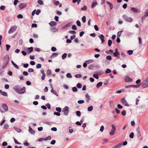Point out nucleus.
I'll use <instances>...</instances> for the list:
<instances>
[{
  "label": "nucleus",
  "mask_w": 148,
  "mask_h": 148,
  "mask_svg": "<svg viewBox=\"0 0 148 148\" xmlns=\"http://www.w3.org/2000/svg\"><path fill=\"white\" fill-rule=\"evenodd\" d=\"M121 114L122 116H125L126 114V111L125 110H123L121 112Z\"/></svg>",
  "instance_id": "nucleus-43"
},
{
  "label": "nucleus",
  "mask_w": 148,
  "mask_h": 148,
  "mask_svg": "<svg viewBox=\"0 0 148 148\" xmlns=\"http://www.w3.org/2000/svg\"><path fill=\"white\" fill-rule=\"evenodd\" d=\"M69 33L72 34H75L76 32L75 31L73 30L70 31L69 32Z\"/></svg>",
  "instance_id": "nucleus-59"
},
{
  "label": "nucleus",
  "mask_w": 148,
  "mask_h": 148,
  "mask_svg": "<svg viewBox=\"0 0 148 148\" xmlns=\"http://www.w3.org/2000/svg\"><path fill=\"white\" fill-rule=\"evenodd\" d=\"M38 3L40 5H43V2L41 0H38Z\"/></svg>",
  "instance_id": "nucleus-41"
},
{
  "label": "nucleus",
  "mask_w": 148,
  "mask_h": 148,
  "mask_svg": "<svg viewBox=\"0 0 148 148\" xmlns=\"http://www.w3.org/2000/svg\"><path fill=\"white\" fill-rule=\"evenodd\" d=\"M123 32V30H121V31H120L118 32L117 33V36L118 37L120 36V35H121V33L122 32Z\"/></svg>",
  "instance_id": "nucleus-55"
},
{
  "label": "nucleus",
  "mask_w": 148,
  "mask_h": 148,
  "mask_svg": "<svg viewBox=\"0 0 148 148\" xmlns=\"http://www.w3.org/2000/svg\"><path fill=\"white\" fill-rule=\"evenodd\" d=\"M51 50L53 51H56L57 49L55 47H53L51 48Z\"/></svg>",
  "instance_id": "nucleus-57"
},
{
  "label": "nucleus",
  "mask_w": 148,
  "mask_h": 148,
  "mask_svg": "<svg viewBox=\"0 0 148 148\" xmlns=\"http://www.w3.org/2000/svg\"><path fill=\"white\" fill-rule=\"evenodd\" d=\"M51 92L53 93L54 95H56V96H58V95L57 94V92L55 90L53 89V88L51 90Z\"/></svg>",
  "instance_id": "nucleus-26"
},
{
  "label": "nucleus",
  "mask_w": 148,
  "mask_h": 148,
  "mask_svg": "<svg viewBox=\"0 0 148 148\" xmlns=\"http://www.w3.org/2000/svg\"><path fill=\"white\" fill-rule=\"evenodd\" d=\"M54 114L57 116H60V113L59 112H55L54 113Z\"/></svg>",
  "instance_id": "nucleus-64"
},
{
  "label": "nucleus",
  "mask_w": 148,
  "mask_h": 148,
  "mask_svg": "<svg viewBox=\"0 0 148 148\" xmlns=\"http://www.w3.org/2000/svg\"><path fill=\"white\" fill-rule=\"evenodd\" d=\"M76 115L78 116H81V112L80 111H77L76 112Z\"/></svg>",
  "instance_id": "nucleus-39"
},
{
  "label": "nucleus",
  "mask_w": 148,
  "mask_h": 148,
  "mask_svg": "<svg viewBox=\"0 0 148 148\" xmlns=\"http://www.w3.org/2000/svg\"><path fill=\"white\" fill-rule=\"evenodd\" d=\"M98 37L101 39V43H103L105 41L104 39V36L103 34H101L98 36Z\"/></svg>",
  "instance_id": "nucleus-12"
},
{
  "label": "nucleus",
  "mask_w": 148,
  "mask_h": 148,
  "mask_svg": "<svg viewBox=\"0 0 148 148\" xmlns=\"http://www.w3.org/2000/svg\"><path fill=\"white\" fill-rule=\"evenodd\" d=\"M66 76L67 77L69 78H72V76L70 73H68L66 74Z\"/></svg>",
  "instance_id": "nucleus-32"
},
{
  "label": "nucleus",
  "mask_w": 148,
  "mask_h": 148,
  "mask_svg": "<svg viewBox=\"0 0 148 148\" xmlns=\"http://www.w3.org/2000/svg\"><path fill=\"white\" fill-rule=\"evenodd\" d=\"M57 24V23L56 22L53 21H51L49 23V25L51 26L56 25Z\"/></svg>",
  "instance_id": "nucleus-19"
},
{
  "label": "nucleus",
  "mask_w": 148,
  "mask_h": 148,
  "mask_svg": "<svg viewBox=\"0 0 148 148\" xmlns=\"http://www.w3.org/2000/svg\"><path fill=\"white\" fill-rule=\"evenodd\" d=\"M29 132L31 134H34L35 133V131L33 130L32 128H31L30 126H29Z\"/></svg>",
  "instance_id": "nucleus-23"
},
{
  "label": "nucleus",
  "mask_w": 148,
  "mask_h": 148,
  "mask_svg": "<svg viewBox=\"0 0 148 148\" xmlns=\"http://www.w3.org/2000/svg\"><path fill=\"white\" fill-rule=\"evenodd\" d=\"M112 41L110 40H109L108 42V45L109 46H111L112 44Z\"/></svg>",
  "instance_id": "nucleus-48"
},
{
  "label": "nucleus",
  "mask_w": 148,
  "mask_h": 148,
  "mask_svg": "<svg viewBox=\"0 0 148 148\" xmlns=\"http://www.w3.org/2000/svg\"><path fill=\"white\" fill-rule=\"evenodd\" d=\"M111 72V71L109 69H107L106 71V73H110Z\"/></svg>",
  "instance_id": "nucleus-54"
},
{
  "label": "nucleus",
  "mask_w": 148,
  "mask_h": 148,
  "mask_svg": "<svg viewBox=\"0 0 148 148\" xmlns=\"http://www.w3.org/2000/svg\"><path fill=\"white\" fill-rule=\"evenodd\" d=\"M72 90L73 92H76L77 91V89L75 87H73L72 88Z\"/></svg>",
  "instance_id": "nucleus-36"
},
{
  "label": "nucleus",
  "mask_w": 148,
  "mask_h": 148,
  "mask_svg": "<svg viewBox=\"0 0 148 148\" xmlns=\"http://www.w3.org/2000/svg\"><path fill=\"white\" fill-rule=\"evenodd\" d=\"M82 20L84 23H85L86 21V17L85 16H84L82 18Z\"/></svg>",
  "instance_id": "nucleus-42"
},
{
  "label": "nucleus",
  "mask_w": 148,
  "mask_h": 148,
  "mask_svg": "<svg viewBox=\"0 0 148 148\" xmlns=\"http://www.w3.org/2000/svg\"><path fill=\"white\" fill-rule=\"evenodd\" d=\"M134 134L133 132H132L130 134L129 137L131 138H132L134 137Z\"/></svg>",
  "instance_id": "nucleus-53"
},
{
  "label": "nucleus",
  "mask_w": 148,
  "mask_h": 148,
  "mask_svg": "<svg viewBox=\"0 0 148 148\" xmlns=\"http://www.w3.org/2000/svg\"><path fill=\"white\" fill-rule=\"evenodd\" d=\"M93 107L92 106H90L88 108V110L89 112L93 110Z\"/></svg>",
  "instance_id": "nucleus-31"
},
{
  "label": "nucleus",
  "mask_w": 148,
  "mask_h": 148,
  "mask_svg": "<svg viewBox=\"0 0 148 148\" xmlns=\"http://www.w3.org/2000/svg\"><path fill=\"white\" fill-rule=\"evenodd\" d=\"M113 56H114L116 58H120V54L119 52H114L113 53Z\"/></svg>",
  "instance_id": "nucleus-17"
},
{
  "label": "nucleus",
  "mask_w": 148,
  "mask_h": 148,
  "mask_svg": "<svg viewBox=\"0 0 148 148\" xmlns=\"http://www.w3.org/2000/svg\"><path fill=\"white\" fill-rule=\"evenodd\" d=\"M41 65L40 64H38L36 66V68L37 69H40L41 68Z\"/></svg>",
  "instance_id": "nucleus-58"
},
{
  "label": "nucleus",
  "mask_w": 148,
  "mask_h": 148,
  "mask_svg": "<svg viewBox=\"0 0 148 148\" xmlns=\"http://www.w3.org/2000/svg\"><path fill=\"white\" fill-rule=\"evenodd\" d=\"M6 50L7 51H8L9 50V49L10 48V45H9L7 44L6 45Z\"/></svg>",
  "instance_id": "nucleus-52"
},
{
  "label": "nucleus",
  "mask_w": 148,
  "mask_h": 148,
  "mask_svg": "<svg viewBox=\"0 0 148 148\" xmlns=\"http://www.w3.org/2000/svg\"><path fill=\"white\" fill-rule=\"evenodd\" d=\"M131 10L134 13H137L140 12V10L138 8L134 7L131 8Z\"/></svg>",
  "instance_id": "nucleus-9"
},
{
  "label": "nucleus",
  "mask_w": 148,
  "mask_h": 148,
  "mask_svg": "<svg viewBox=\"0 0 148 148\" xmlns=\"http://www.w3.org/2000/svg\"><path fill=\"white\" fill-rule=\"evenodd\" d=\"M84 100H79L77 102L78 103L82 104L84 102Z\"/></svg>",
  "instance_id": "nucleus-61"
},
{
  "label": "nucleus",
  "mask_w": 148,
  "mask_h": 148,
  "mask_svg": "<svg viewBox=\"0 0 148 148\" xmlns=\"http://www.w3.org/2000/svg\"><path fill=\"white\" fill-rule=\"evenodd\" d=\"M125 81L126 82H131L132 81L133 79L128 76H126L125 78Z\"/></svg>",
  "instance_id": "nucleus-13"
},
{
  "label": "nucleus",
  "mask_w": 148,
  "mask_h": 148,
  "mask_svg": "<svg viewBox=\"0 0 148 148\" xmlns=\"http://www.w3.org/2000/svg\"><path fill=\"white\" fill-rule=\"evenodd\" d=\"M0 93L3 96H7V93L5 92L2 91L1 90H0Z\"/></svg>",
  "instance_id": "nucleus-24"
},
{
  "label": "nucleus",
  "mask_w": 148,
  "mask_h": 148,
  "mask_svg": "<svg viewBox=\"0 0 148 148\" xmlns=\"http://www.w3.org/2000/svg\"><path fill=\"white\" fill-rule=\"evenodd\" d=\"M139 40V45H141L142 44V40L141 38L140 37H138Z\"/></svg>",
  "instance_id": "nucleus-34"
},
{
  "label": "nucleus",
  "mask_w": 148,
  "mask_h": 148,
  "mask_svg": "<svg viewBox=\"0 0 148 148\" xmlns=\"http://www.w3.org/2000/svg\"><path fill=\"white\" fill-rule=\"evenodd\" d=\"M77 87L79 88H81L82 87V85L80 83H78L76 85Z\"/></svg>",
  "instance_id": "nucleus-40"
},
{
  "label": "nucleus",
  "mask_w": 148,
  "mask_h": 148,
  "mask_svg": "<svg viewBox=\"0 0 148 148\" xmlns=\"http://www.w3.org/2000/svg\"><path fill=\"white\" fill-rule=\"evenodd\" d=\"M62 112H64V114L67 116L68 115L69 112V108L67 106H65L62 110Z\"/></svg>",
  "instance_id": "nucleus-4"
},
{
  "label": "nucleus",
  "mask_w": 148,
  "mask_h": 148,
  "mask_svg": "<svg viewBox=\"0 0 148 148\" xmlns=\"http://www.w3.org/2000/svg\"><path fill=\"white\" fill-rule=\"evenodd\" d=\"M72 29H73L76 30L77 29V28L75 25H73L72 27Z\"/></svg>",
  "instance_id": "nucleus-62"
},
{
  "label": "nucleus",
  "mask_w": 148,
  "mask_h": 148,
  "mask_svg": "<svg viewBox=\"0 0 148 148\" xmlns=\"http://www.w3.org/2000/svg\"><path fill=\"white\" fill-rule=\"evenodd\" d=\"M76 23L77 24V25L78 26H80L81 25V24L79 20H77L76 21Z\"/></svg>",
  "instance_id": "nucleus-49"
},
{
  "label": "nucleus",
  "mask_w": 148,
  "mask_h": 148,
  "mask_svg": "<svg viewBox=\"0 0 148 148\" xmlns=\"http://www.w3.org/2000/svg\"><path fill=\"white\" fill-rule=\"evenodd\" d=\"M75 77L77 78H80L82 77V75L80 74L75 75Z\"/></svg>",
  "instance_id": "nucleus-44"
},
{
  "label": "nucleus",
  "mask_w": 148,
  "mask_h": 148,
  "mask_svg": "<svg viewBox=\"0 0 148 148\" xmlns=\"http://www.w3.org/2000/svg\"><path fill=\"white\" fill-rule=\"evenodd\" d=\"M133 53V51L132 50H129L127 51V53L130 55L132 54Z\"/></svg>",
  "instance_id": "nucleus-37"
},
{
  "label": "nucleus",
  "mask_w": 148,
  "mask_h": 148,
  "mask_svg": "<svg viewBox=\"0 0 148 148\" xmlns=\"http://www.w3.org/2000/svg\"><path fill=\"white\" fill-rule=\"evenodd\" d=\"M109 105L110 106V108H114V102L112 101H110L109 102Z\"/></svg>",
  "instance_id": "nucleus-18"
},
{
  "label": "nucleus",
  "mask_w": 148,
  "mask_h": 148,
  "mask_svg": "<svg viewBox=\"0 0 148 148\" xmlns=\"http://www.w3.org/2000/svg\"><path fill=\"white\" fill-rule=\"evenodd\" d=\"M97 4V2L96 0L93 1L91 5V8H93L95 6H96Z\"/></svg>",
  "instance_id": "nucleus-16"
},
{
  "label": "nucleus",
  "mask_w": 148,
  "mask_h": 148,
  "mask_svg": "<svg viewBox=\"0 0 148 148\" xmlns=\"http://www.w3.org/2000/svg\"><path fill=\"white\" fill-rule=\"evenodd\" d=\"M58 30V29L56 27L53 28L51 29V31L53 32H57Z\"/></svg>",
  "instance_id": "nucleus-25"
},
{
  "label": "nucleus",
  "mask_w": 148,
  "mask_h": 148,
  "mask_svg": "<svg viewBox=\"0 0 148 148\" xmlns=\"http://www.w3.org/2000/svg\"><path fill=\"white\" fill-rule=\"evenodd\" d=\"M102 82H99L96 85V87L97 88H99L102 85Z\"/></svg>",
  "instance_id": "nucleus-27"
},
{
  "label": "nucleus",
  "mask_w": 148,
  "mask_h": 148,
  "mask_svg": "<svg viewBox=\"0 0 148 148\" xmlns=\"http://www.w3.org/2000/svg\"><path fill=\"white\" fill-rule=\"evenodd\" d=\"M51 139V137L50 136H48L46 138H45V141H46L47 140H50Z\"/></svg>",
  "instance_id": "nucleus-50"
},
{
  "label": "nucleus",
  "mask_w": 148,
  "mask_h": 148,
  "mask_svg": "<svg viewBox=\"0 0 148 148\" xmlns=\"http://www.w3.org/2000/svg\"><path fill=\"white\" fill-rule=\"evenodd\" d=\"M85 97L86 99L87 102H88L90 99L88 93H87L85 95Z\"/></svg>",
  "instance_id": "nucleus-22"
},
{
  "label": "nucleus",
  "mask_w": 148,
  "mask_h": 148,
  "mask_svg": "<svg viewBox=\"0 0 148 148\" xmlns=\"http://www.w3.org/2000/svg\"><path fill=\"white\" fill-rule=\"evenodd\" d=\"M67 56V54L66 53H64L62 56V58L63 59H65Z\"/></svg>",
  "instance_id": "nucleus-38"
},
{
  "label": "nucleus",
  "mask_w": 148,
  "mask_h": 148,
  "mask_svg": "<svg viewBox=\"0 0 148 148\" xmlns=\"http://www.w3.org/2000/svg\"><path fill=\"white\" fill-rule=\"evenodd\" d=\"M9 125L8 124H5L4 126V129H7L8 128Z\"/></svg>",
  "instance_id": "nucleus-47"
},
{
  "label": "nucleus",
  "mask_w": 148,
  "mask_h": 148,
  "mask_svg": "<svg viewBox=\"0 0 148 148\" xmlns=\"http://www.w3.org/2000/svg\"><path fill=\"white\" fill-rule=\"evenodd\" d=\"M111 126L112 128L111 130L110 134V135L112 136L115 133L116 131V128L115 125L114 124H112Z\"/></svg>",
  "instance_id": "nucleus-6"
},
{
  "label": "nucleus",
  "mask_w": 148,
  "mask_h": 148,
  "mask_svg": "<svg viewBox=\"0 0 148 148\" xmlns=\"http://www.w3.org/2000/svg\"><path fill=\"white\" fill-rule=\"evenodd\" d=\"M121 101L122 103L126 106H129V105L128 104L127 102L125 99V98L123 97L121 99Z\"/></svg>",
  "instance_id": "nucleus-7"
},
{
  "label": "nucleus",
  "mask_w": 148,
  "mask_h": 148,
  "mask_svg": "<svg viewBox=\"0 0 148 148\" xmlns=\"http://www.w3.org/2000/svg\"><path fill=\"white\" fill-rule=\"evenodd\" d=\"M87 9V7L86 6H84L83 8H81V10H84L85 11Z\"/></svg>",
  "instance_id": "nucleus-63"
},
{
  "label": "nucleus",
  "mask_w": 148,
  "mask_h": 148,
  "mask_svg": "<svg viewBox=\"0 0 148 148\" xmlns=\"http://www.w3.org/2000/svg\"><path fill=\"white\" fill-rule=\"evenodd\" d=\"M13 89L16 92L20 94H23L25 92V87H23L20 90L18 86L17 85L13 87Z\"/></svg>",
  "instance_id": "nucleus-1"
},
{
  "label": "nucleus",
  "mask_w": 148,
  "mask_h": 148,
  "mask_svg": "<svg viewBox=\"0 0 148 148\" xmlns=\"http://www.w3.org/2000/svg\"><path fill=\"white\" fill-rule=\"evenodd\" d=\"M106 58L107 60H112V57L110 56H107L106 57Z\"/></svg>",
  "instance_id": "nucleus-46"
},
{
  "label": "nucleus",
  "mask_w": 148,
  "mask_h": 148,
  "mask_svg": "<svg viewBox=\"0 0 148 148\" xmlns=\"http://www.w3.org/2000/svg\"><path fill=\"white\" fill-rule=\"evenodd\" d=\"M2 108L6 112H7L8 111V108L7 105L6 104H3Z\"/></svg>",
  "instance_id": "nucleus-15"
},
{
  "label": "nucleus",
  "mask_w": 148,
  "mask_h": 148,
  "mask_svg": "<svg viewBox=\"0 0 148 148\" xmlns=\"http://www.w3.org/2000/svg\"><path fill=\"white\" fill-rule=\"evenodd\" d=\"M56 110L59 112H61L62 111L60 107L56 108Z\"/></svg>",
  "instance_id": "nucleus-45"
},
{
  "label": "nucleus",
  "mask_w": 148,
  "mask_h": 148,
  "mask_svg": "<svg viewBox=\"0 0 148 148\" xmlns=\"http://www.w3.org/2000/svg\"><path fill=\"white\" fill-rule=\"evenodd\" d=\"M71 26L70 23H68L66 25H64V26L63 27L62 29H64L69 27H70Z\"/></svg>",
  "instance_id": "nucleus-20"
},
{
  "label": "nucleus",
  "mask_w": 148,
  "mask_h": 148,
  "mask_svg": "<svg viewBox=\"0 0 148 148\" xmlns=\"http://www.w3.org/2000/svg\"><path fill=\"white\" fill-rule=\"evenodd\" d=\"M58 55V54L56 53H54L52 54L51 57H57Z\"/></svg>",
  "instance_id": "nucleus-35"
},
{
  "label": "nucleus",
  "mask_w": 148,
  "mask_h": 148,
  "mask_svg": "<svg viewBox=\"0 0 148 148\" xmlns=\"http://www.w3.org/2000/svg\"><path fill=\"white\" fill-rule=\"evenodd\" d=\"M27 49L29 50V53H31L33 51V47H28Z\"/></svg>",
  "instance_id": "nucleus-33"
},
{
  "label": "nucleus",
  "mask_w": 148,
  "mask_h": 148,
  "mask_svg": "<svg viewBox=\"0 0 148 148\" xmlns=\"http://www.w3.org/2000/svg\"><path fill=\"white\" fill-rule=\"evenodd\" d=\"M26 3H20L18 7L20 10H21L26 7Z\"/></svg>",
  "instance_id": "nucleus-11"
},
{
  "label": "nucleus",
  "mask_w": 148,
  "mask_h": 148,
  "mask_svg": "<svg viewBox=\"0 0 148 148\" xmlns=\"http://www.w3.org/2000/svg\"><path fill=\"white\" fill-rule=\"evenodd\" d=\"M11 62L13 65L14 66L15 68L17 69H19L18 66L16 64H15L13 61H12Z\"/></svg>",
  "instance_id": "nucleus-28"
},
{
  "label": "nucleus",
  "mask_w": 148,
  "mask_h": 148,
  "mask_svg": "<svg viewBox=\"0 0 148 148\" xmlns=\"http://www.w3.org/2000/svg\"><path fill=\"white\" fill-rule=\"evenodd\" d=\"M81 0H73V3H75L76 2H77V4L78 5H79V3L81 2Z\"/></svg>",
  "instance_id": "nucleus-29"
},
{
  "label": "nucleus",
  "mask_w": 148,
  "mask_h": 148,
  "mask_svg": "<svg viewBox=\"0 0 148 148\" xmlns=\"http://www.w3.org/2000/svg\"><path fill=\"white\" fill-rule=\"evenodd\" d=\"M148 86V77H146L143 81V88H145Z\"/></svg>",
  "instance_id": "nucleus-5"
},
{
  "label": "nucleus",
  "mask_w": 148,
  "mask_h": 148,
  "mask_svg": "<svg viewBox=\"0 0 148 148\" xmlns=\"http://www.w3.org/2000/svg\"><path fill=\"white\" fill-rule=\"evenodd\" d=\"M140 86V85H132V87L135 88H138Z\"/></svg>",
  "instance_id": "nucleus-56"
},
{
  "label": "nucleus",
  "mask_w": 148,
  "mask_h": 148,
  "mask_svg": "<svg viewBox=\"0 0 148 148\" xmlns=\"http://www.w3.org/2000/svg\"><path fill=\"white\" fill-rule=\"evenodd\" d=\"M53 4L55 5H58L60 4V2L58 1L53 0L52 1Z\"/></svg>",
  "instance_id": "nucleus-21"
},
{
  "label": "nucleus",
  "mask_w": 148,
  "mask_h": 148,
  "mask_svg": "<svg viewBox=\"0 0 148 148\" xmlns=\"http://www.w3.org/2000/svg\"><path fill=\"white\" fill-rule=\"evenodd\" d=\"M15 129L16 131L18 132H20L21 131V130L20 129L18 128H15Z\"/></svg>",
  "instance_id": "nucleus-60"
},
{
  "label": "nucleus",
  "mask_w": 148,
  "mask_h": 148,
  "mask_svg": "<svg viewBox=\"0 0 148 148\" xmlns=\"http://www.w3.org/2000/svg\"><path fill=\"white\" fill-rule=\"evenodd\" d=\"M93 77L95 78L98 79H99V76L98 74H94L93 75Z\"/></svg>",
  "instance_id": "nucleus-51"
},
{
  "label": "nucleus",
  "mask_w": 148,
  "mask_h": 148,
  "mask_svg": "<svg viewBox=\"0 0 148 148\" xmlns=\"http://www.w3.org/2000/svg\"><path fill=\"white\" fill-rule=\"evenodd\" d=\"M9 59L10 58L9 55H6L5 56L3 64L8 65L9 61Z\"/></svg>",
  "instance_id": "nucleus-3"
},
{
  "label": "nucleus",
  "mask_w": 148,
  "mask_h": 148,
  "mask_svg": "<svg viewBox=\"0 0 148 148\" xmlns=\"http://www.w3.org/2000/svg\"><path fill=\"white\" fill-rule=\"evenodd\" d=\"M94 61V60L92 59H91L86 61V62L87 64H90V63L93 62Z\"/></svg>",
  "instance_id": "nucleus-30"
},
{
  "label": "nucleus",
  "mask_w": 148,
  "mask_h": 148,
  "mask_svg": "<svg viewBox=\"0 0 148 148\" xmlns=\"http://www.w3.org/2000/svg\"><path fill=\"white\" fill-rule=\"evenodd\" d=\"M17 27L16 26H14L12 27L10 30L8 31V33L9 34H11L14 32L16 29Z\"/></svg>",
  "instance_id": "nucleus-8"
},
{
  "label": "nucleus",
  "mask_w": 148,
  "mask_h": 148,
  "mask_svg": "<svg viewBox=\"0 0 148 148\" xmlns=\"http://www.w3.org/2000/svg\"><path fill=\"white\" fill-rule=\"evenodd\" d=\"M123 17V19L127 22L131 23L133 21V19L132 18L128 17L126 15H124Z\"/></svg>",
  "instance_id": "nucleus-2"
},
{
  "label": "nucleus",
  "mask_w": 148,
  "mask_h": 148,
  "mask_svg": "<svg viewBox=\"0 0 148 148\" xmlns=\"http://www.w3.org/2000/svg\"><path fill=\"white\" fill-rule=\"evenodd\" d=\"M148 16V10H146L145 12L144 15L142 18V21L145 19V18Z\"/></svg>",
  "instance_id": "nucleus-10"
},
{
  "label": "nucleus",
  "mask_w": 148,
  "mask_h": 148,
  "mask_svg": "<svg viewBox=\"0 0 148 148\" xmlns=\"http://www.w3.org/2000/svg\"><path fill=\"white\" fill-rule=\"evenodd\" d=\"M136 130L137 132V136L138 138H139L141 136L140 132L139 126L136 128Z\"/></svg>",
  "instance_id": "nucleus-14"
}]
</instances>
